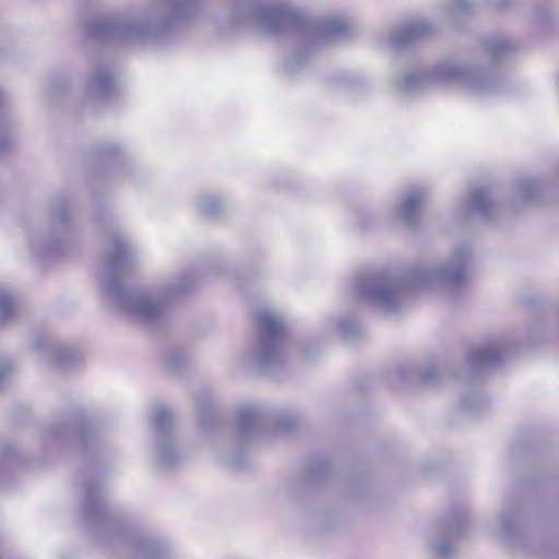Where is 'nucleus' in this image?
<instances>
[{
  "instance_id": "1",
  "label": "nucleus",
  "mask_w": 559,
  "mask_h": 559,
  "mask_svg": "<svg viewBox=\"0 0 559 559\" xmlns=\"http://www.w3.org/2000/svg\"><path fill=\"white\" fill-rule=\"evenodd\" d=\"M230 24L253 27L272 36H296L300 49L283 60L282 73L294 80L309 66L313 49L334 44L352 35L350 24L342 19H312L288 2L263 3L259 0H235Z\"/></svg>"
},
{
  "instance_id": "2",
  "label": "nucleus",
  "mask_w": 559,
  "mask_h": 559,
  "mask_svg": "<svg viewBox=\"0 0 559 559\" xmlns=\"http://www.w3.org/2000/svg\"><path fill=\"white\" fill-rule=\"evenodd\" d=\"M110 249L102 261L99 283L109 301L124 313L153 329L162 328L169 318L173 302L194 286L197 274L185 271L158 286L134 290L124 285L138 255L135 246L120 229L109 235Z\"/></svg>"
},
{
  "instance_id": "3",
  "label": "nucleus",
  "mask_w": 559,
  "mask_h": 559,
  "mask_svg": "<svg viewBox=\"0 0 559 559\" xmlns=\"http://www.w3.org/2000/svg\"><path fill=\"white\" fill-rule=\"evenodd\" d=\"M472 265V251L462 246L436 266L419 264L404 273L380 270L360 275L353 283L352 292L379 310L393 313L406 305L413 292L426 287L440 288L456 298L468 287Z\"/></svg>"
},
{
  "instance_id": "4",
  "label": "nucleus",
  "mask_w": 559,
  "mask_h": 559,
  "mask_svg": "<svg viewBox=\"0 0 559 559\" xmlns=\"http://www.w3.org/2000/svg\"><path fill=\"white\" fill-rule=\"evenodd\" d=\"M202 0H151L133 11L112 12L90 21L85 36L93 41L164 45L200 13Z\"/></svg>"
},
{
  "instance_id": "5",
  "label": "nucleus",
  "mask_w": 559,
  "mask_h": 559,
  "mask_svg": "<svg viewBox=\"0 0 559 559\" xmlns=\"http://www.w3.org/2000/svg\"><path fill=\"white\" fill-rule=\"evenodd\" d=\"M392 84L400 97L417 95L436 84H455L476 96L489 95L498 88V81L491 70L453 59L441 60L417 73L397 75Z\"/></svg>"
},
{
  "instance_id": "6",
  "label": "nucleus",
  "mask_w": 559,
  "mask_h": 559,
  "mask_svg": "<svg viewBox=\"0 0 559 559\" xmlns=\"http://www.w3.org/2000/svg\"><path fill=\"white\" fill-rule=\"evenodd\" d=\"M74 237L69 199L58 194L48 202L44 217L29 225L27 247L36 259L44 260L64 251Z\"/></svg>"
},
{
  "instance_id": "7",
  "label": "nucleus",
  "mask_w": 559,
  "mask_h": 559,
  "mask_svg": "<svg viewBox=\"0 0 559 559\" xmlns=\"http://www.w3.org/2000/svg\"><path fill=\"white\" fill-rule=\"evenodd\" d=\"M548 182L536 178H522L515 187L514 199L502 204L498 202L489 187H473L467 190L462 199L457 216L466 219L471 216H477L487 223L499 219L504 211H518L519 205L530 204L538 201L546 190Z\"/></svg>"
},
{
  "instance_id": "8",
  "label": "nucleus",
  "mask_w": 559,
  "mask_h": 559,
  "mask_svg": "<svg viewBox=\"0 0 559 559\" xmlns=\"http://www.w3.org/2000/svg\"><path fill=\"white\" fill-rule=\"evenodd\" d=\"M91 73L85 82V102L91 105L110 102L119 91V76L116 64L102 56L90 63Z\"/></svg>"
},
{
  "instance_id": "9",
  "label": "nucleus",
  "mask_w": 559,
  "mask_h": 559,
  "mask_svg": "<svg viewBox=\"0 0 559 559\" xmlns=\"http://www.w3.org/2000/svg\"><path fill=\"white\" fill-rule=\"evenodd\" d=\"M259 347L257 349H278L290 337L287 321L282 312L272 308H261L255 312Z\"/></svg>"
},
{
  "instance_id": "10",
  "label": "nucleus",
  "mask_w": 559,
  "mask_h": 559,
  "mask_svg": "<svg viewBox=\"0 0 559 559\" xmlns=\"http://www.w3.org/2000/svg\"><path fill=\"white\" fill-rule=\"evenodd\" d=\"M152 424L156 433V464L160 468H169L180 461L174 436L173 416L164 407L157 408L152 417Z\"/></svg>"
},
{
  "instance_id": "11",
  "label": "nucleus",
  "mask_w": 559,
  "mask_h": 559,
  "mask_svg": "<svg viewBox=\"0 0 559 559\" xmlns=\"http://www.w3.org/2000/svg\"><path fill=\"white\" fill-rule=\"evenodd\" d=\"M468 530L464 512H460L443 524L444 538L432 543V551L440 558H449L454 551V540L462 537Z\"/></svg>"
},
{
  "instance_id": "12",
  "label": "nucleus",
  "mask_w": 559,
  "mask_h": 559,
  "mask_svg": "<svg viewBox=\"0 0 559 559\" xmlns=\"http://www.w3.org/2000/svg\"><path fill=\"white\" fill-rule=\"evenodd\" d=\"M428 200L426 189H416L408 192L396 205L394 214L409 229H416L419 225V210Z\"/></svg>"
},
{
  "instance_id": "13",
  "label": "nucleus",
  "mask_w": 559,
  "mask_h": 559,
  "mask_svg": "<svg viewBox=\"0 0 559 559\" xmlns=\"http://www.w3.org/2000/svg\"><path fill=\"white\" fill-rule=\"evenodd\" d=\"M432 32L430 24L417 22L394 31L389 37V45L394 50H402L426 38Z\"/></svg>"
},
{
  "instance_id": "14",
  "label": "nucleus",
  "mask_w": 559,
  "mask_h": 559,
  "mask_svg": "<svg viewBox=\"0 0 559 559\" xmlns=\"http://www.w3.org/2000/svg\"><path fill=\"white\" fill-rule=\"evenodd\" d=\"M265 414L258 407L249 406L239 412L238 429L242 438L249 439L265 424Z\"/></svg>"
},
{
  "instance_id": "15",
  "label": "nucleus",
  "mask_w": 559,
  "mask_h": 559,
  "mask_svg": "<svg viewBox=\"0 0 559 559\" xmlns=\"http://www.w3.org/2000/svg\"><path fill=\"white\" fill-rule=\"evenodd\" d=\"M513 352H473L469 357V362L473 370L483 371L489 368L503 365L510 359L509 354Z\"/></svg>"
},
{
  "instance_id": "16",
  "label": "nucleus",
  "mask_w": 559,
  "mask_h": 559,
  "mask_svg": "<svg viewBox=\"0 0 559 559\" xmlns=\"http://www.w3.org/2000/svg\"><path fill=\"white\" fill-rule=\"evenodd\" d=\"M542 342L535 334L530 333L525 340L515 337L509 333L492 337L488 344L480 349H502L503 347L540 346Z\"/></svg>"
},
{
  "instance_id": "17",
  "label": "nucleus",
  "mask_w": 559,
  "mask_h": 559,
  "mask_svg": "<svg viewBox=\"0 0 559 559\" xmlns=\"http://www.w3.org/2000/svg\"><path fill=\"white\" fill-rule=\"evenodd\" d=\"M483 47L495 61H500L511 56L515 50L514 43L503 36H489L483 40Z\"/></svg>"
},
{
  "instance_id": "18",
  "label": "nucleus",
  "mask_w": 559,
  "mask_h": 559,
  "mask_svg": "<svg viewBox=\"0 0 559 559\" xmlns=\"http://www.w3.org/2000/svg\"><path fill=\"white\" fill-rule=\"evenodd\" d=\"M91 160L102 165L116 167L123 160L122 150L116 144H104L97 146L91 152Z\"/></svg>"
},
{
  "instance_id": "19",
  "label": "nucleus",
  "mask_w": 559,
  "mask_h": 559,
  "mask_svg": "<svg viewBox=\"0 0 559 559\" xmlns=\"http://www.w3.org/2000/svg\"><path fill=\"white\" fill-rule=\"evenodd\" d=\"M285 352H254L251 358L259 372H271L282 367Z\"/></svg>"
},
{
  "instance_id": "20",
  "label": "nucleus",
  "mask_w": 559,
  "mask_h": 559,
  "mask_svg": "<svg viewBox=\"0 0 559 559\" xmlns=\"http://www.w3.org/2000/svg\"><path fill=\"white\" fill-rule=\"evenodd\" d=\"M84 515L87 520H97L104 511L100 489L97 485L90 484L85 489Z\"/></svg>"
},
{
  "instance_id": "21",
  "label": "nucleus",
  "mask_w": 559,
  "mask_h": 559,
  "mask_svg": "<svg viewBox=\"0 0 559 559\" xmlns=\"http://www.w3.org/2000/svg\"><path fill=\"white\" fill-rule=\"evenodd\" d=\"M44 360L51 368L68 369L75 366L80 360V352H41Z\"/></svg>"
},
{
  "instance_id": "22",
  "label": "nucleus",
  "mask_w": 559,
  "mask_h": 559,
  "mask_svg": "<svg viewBox=\"0 0 559 559\" xmlns=\"http://www.w3.org/2000/svg\"><path fill=\"white\" fill-rule=\"evenodd\" d=\"M16 309V299L13 293L0 287V326L7 325L13 318Z\"/></svg>"
},
{
  "instance_id": "23",
  "label": "nucleus",
  "mask_w": 559,
  "mask_h": 559,
  "mask_svg": "<svg viewBox=\"0 0 559 559\" xmlns=\"http://www.w3.org/2000/svg\"><path fill=\"white\" fill-rule=\"evenodd\" d=\"M197 205L199 212L206 217L218 216L225 207L223 200L215 195L200 198Z\"/></svg>"
},
{
  "instance_id": "24",
  "label": "nucleus",
  "mask_w": 559,
  "mask_h": 559,
  "mask_svg": "<svg viewBox=\"0 0 559 559\" xmlns=\"http://www.w3.org/2000/svg\"><path fill=\"white\" fill-rule=\"evenodd\" d=\"M29 343L35 349H62L57 340L46 331L33 332Z\"/></svg>"
},
{
  "instance_id": "25",
  "label": "nucleus",
  "mask_w": 559,
  "mask_h": 559,
  "mask_svg": "<svg viewBox=\"0 0 559 559\" xmlns=\"http://www.w3.org/2000/svg\"><path fill=\"white\" fill-rule=\"evenodd\" d=\"M518 532V520L514 514L503 513L499 520L497 535L504 539H511Z\"/></svg>"
},
{
  "instance_id": "26",
  "label": "nucleus",
  "mask_w": 559,
  "mask_h": 559,
  "mask_svg": "<svg viewBox=\"0 0 559 559\" xmlns=\"http://www.w3.org/2000/svg\"><path fill=\"white\" fill-rule=\"evenodd\" d=\"M13 146V136L10 123L7 120L0 121V158L4 157Z\"/></svg>"
},
{
  "instance_id": "27",
  "label": "nucleus",
  "mask_w": 559,
  "mask_h": 559,
  "mask_svg": "<svg viewBox=\"0 0 559 559\" xmlns=\"http://www.w3.org/2000/svg\"><path fill=\"white\" fill-rule=\"evenodd\" d=\"M70 85V78L67 75H55L47 81V91L51 97H58Z\"/></svg>"
},
{
  "instance_id": "28",
  "label": "nucleus",
  "mask_w": 559,
  "mask_h": 559,
  "mask_svg": "<svg viewBox=\"0 0 559 559\" xmlns=\"http://www.w3.org/2000/svg\"><path fill=\"white\" fill-rule=\"evenodd\" d=\"M337 331L344 337H355L360 331V324L356 319L346 317L337 322Z\"/></svg>"
},
{
  "instance_id": "29",
  "label": "nucleus",
  "mask_w": 559,
  "mask_h": 559,
  "mask_svg": "<svg viewBox=\"0 0 559 559\" xmlns=\"http://www.w3.org/2000/svg\"><path fill=\"white\" fill-rule=\"evenodd\" d=\"M163 360L165 362V367L168 370H178L183 362L182 352H166V355L163 357Z\"/></svg>"
},
{
  "instance_id": "30",
  "label": "nucleus",
  "mask_w": 559,
  "mask_h": 559,
  "mask_svg": "<svg viewBox=\"0 0 559 559\" xmlns=\"http://www.w3.org/2000/svg\"><path fill=\"white\" fill-rule=\"evenodd\" d=\"M214 419L212 404L209 402V405L201 406L200 405V421L204 428H210L212 421Z\"/></svg>"
},
{
  "instance_id": "31",
  "label": "nucleus",
  "mask_w": 559,
  "mask_h": 559,
  "mask_svg": "<svg viewBox=\"0 0 559 559\" xmlns=\"http://www.w3.org/2000/svg\"><path fill=\"white\" fill-rule=\"evenodd\" d=\"M449 9L452 13L463 14L471 12L472 5L468 0H451Z\"/></svg>"
},
{
  "instance_id": "32",
  "label": "nucleus",
  "mask_w": 559,
  "mask_h": 559,
  "mask_svg": "<svg viewBox=\"0 0 559 559\" xmlns=\"http://www.w3.org/2000/svg\"><path fill=\"white\" fill-rule=\"evenodd\" d=\"M13 373V367L8 361L0 364V390L7 384Z\"/></svg>"
},
{
  "instance_id": "33",
  "label": "nucleus",
  "mask_w": 559,
  "mask_h": 559,
  "mask_svg": "<svg viewBox=\"0 0 559 559\" xmlns=\"http://www.w3.org/2000/svg\"><path fill=\"white\" fill-rule=\"evenodd\" d=\"M556 15L555 10L550 8H538L535 11L536 22L543 24L551 20Z\"/></svg>"
},
{
  "instance_id": "34",
  "label": "nucleus",
  "mask_w": 559,
  "mask_h": 559,
  "mask_svg": "<svg viewBox=\"0 0 559 559\" xmlns=\"http://www.w3.org/2000/svg\"><path fill=\"white\" fill-rule=\"evenodd\" d=\"M298 423V417L292 413H283L280 416V424L283 428L289 430L294 428Z\"/></svg>"
},
{
  "instance_id": "35",
  "label": "nucleus",
  "mask_w": 559,
  "mask_h": 559,
  "mask_svg": "<svg viewBox=\"0 0 559 559\" xmlns=\"http://www.w3.org/2000/svg\"><path fill=\"white\" fill-rule=\"evenodd\" d=\"M361 83V80L350 75H342L336 79V84L345 87H354Z\"/></svg>"
},
{
  "instance_id": "36",
  "label": "nucleus",
  "mask_w": 559,
  "mask_h": 559,
  "mask_svg": "<svg viewBox=\"0 0 559 559\" xmlns=\"http://www.w3.org/2000/svg\"><path fill=\"white\" fill-rule=\"evenodd\" d=\"M141 551L148 556V557H155L158 554L154 550V544L151 540H145L142 544Z\"/></svg>"
},
{
  "instance_id": "37",
  "label": "nucleus",
  "mask_w": 559,
  "mask_h": 559,
  "mask_svg": "<svg viewBox=\"0 0 559 559\" xmlns=\"http://www.w3.org/2000/svg\"><path fill=\"white\" fill-rule=\"evenodd\" d=\"M490 5L497 10H502L508 8L513 0H488Z\"/></svg>"
},
{
  "instance_id": "38",
  "label": "nucleus",
  "mask_w": 559,
  "mask_h": 559,
  "mask_svg": "<svg viewBox=\"0 0 559 559\" xmlns=\"http://www.w3.org/2000/svg\"><path fill=\"white\" fill-rule=\"evenodd\" d=\"M75 433H76L78 436H80L81 438H85V437H86V435H87V430H86V429H84V428H80V429H78V430L75 431Z\"/></svg>"
},
{
  "instance_id": "39",
  "label": "nucleus",
  "mask_w": 559,
  "mask_h": 559,
  "mask_svg": "<svg viewBox=\"0 0 559 559\" xmlns=\"http://www.w3.org/2000/svg\"><path fill=\"white\" fill-rule=\"evenodd\" d=\"M207 272H209V273H211V274H213V275H221V273H219L218 271H216V270H215L214 267H212V266L207 269Z\"/></svg>"
},
{
  "instance_id": "40",
  "label": "nucleus",
  "mask_w": 559,
  "mask_h": 559,
  "mask_svg": "<svg viewBox=\"0 0 559 559\" xmlns=\"http://www.w3.org/2000/svg\"><path fill=\"white\" fill-rule=\"evenodd\" d=\"M231 464H233L235 467H241V463H240L238 460H236V459H233Z\"/></svg>"
},
{
  "instance_id": "41",
  "label": "nucleus",
  "mask_w": 559,
  "mask_h": 559,
  "mask_svg": "<svg viewBox=\"0 0 559 559\" xmlns=\"http://www.w3.org/2000/svg\"><path fill=\"white\" fill-rule=\"evenodd\" d=\"M557 175H558V177H559V168L557 169Z\"/></svg>"
}]
</instances>
